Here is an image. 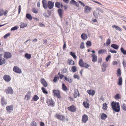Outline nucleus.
<instances>
[{
    "mask_svg": "<svg viewBox=\"0 0 126 126\" xmlns=\"http://www.w3.org/2000/svg\"><path fill=\"white\" fill-rule=\"evenodd\" d=\"M54 2H53L51 1H49L47 4L46 0H43L42 1L43 7L45 9H47V7L50 9L53 8L54 6Z\"/></svg>",
    "mask_w": 126,
    "mask_h": 126,
    "instance_id": "obj_1",
    "label": "nucleus"
},
{
    "mask_svg": "<svg viewBox=\"0 0 126 126\" xmlns=\"http://www.w3.org/2000/svg\"><path fill=\"white\" fill-rule=\"evenodd\" d=\"M66 47V44L65 42H64V45H63V50L65 49Z\"/></svg>",
    "mask_w": 126,
    "mask_h": 126,
    "instance_id": "obj_59",
    "label": "nucleus"
},
{
    "mask_svg": "<svg viewBox=\"0 0 126 126\" xmlns=\"http://www.w3.org/2000/svg\"><path fill=\"white\" fill-rule=\"evenodd\" d=\"M90 66V65L89 64L84 63L82 67L87 68L89 67Z\"/></svg>",
    "mask_w": 126,
    "mask_h": 126,
    "instance_id": "obj_49",
    "label": "nucleus"
},
{
    "mask_svg": "<svg viewBox=\"0 0 126 126\" xmlns=\"http://www.w3.org/2000/svg\"><path fill=\"white\" fill-rule=\"evenodd\" d=\"M47 103L48 106H49L53 107L55 105V103L52 100V98L48 99L47 100Z\"/></svg>",
    "mask_w": 126,
    "mask_h": 126,
    "instance_id": "obj_4",
    "label": "nucleus"
},
{
    "mask_svg": "<svg viewBox=\"0 0 126 126\" xmlns=\"http://www.w3.org/2000/svg\"><path fill=\"white\" fill-rule=\"evenodd\" d=\"M40 126H45L44 123L42 122H40Z\"/></svg>",
    "mask_w": 126,
    "mask_h": 126,
    "instance_id": "obj_64",
    "label": "nucleus"
},
{
    "mask_svg": "<svg viewBox=\"0 0 126 126\" xmlns=\"http://www.w3.org/2000/svg\"><path fill=\"white\" fill-rule=\"evenodd\" d=\"M87 92L89 95H91L93 96L94 95L95 93V91L93 90H89L87 91Z\"/></svg>",
    "mask_w": 126,
    "mask_h": 126,
    "instance_id": "obj_20",
    "label": "nucleus"
},
{
    "mask_svg": "<svg viewBox=\"0 0 126 126\" xmlns=\"http://www.w3.org/2000/svg\"><path fill=\"white\" fill-rule=\"evenodd\" d=\"M70 54L75 59H77V56L74 53L71 52L70 53Z\"/></svg>",
    "mask_w": 126,
    "mask_h": 126,
    "instance_id": "obj_46",
    "label": "nucleus"
},
{
    "mask_svg": "<svg viewBox=\"0 0 126 126\" xmlns=\"http://www.w3.org/2000/svg\"><path fill=\"white\" fill-rule=\"evenodd\" d=\"M110 52L112 53H117L116 51L115 50H113L112 49H110L109 51Z\"/></svg>",
    "mask_w": 126,
    "mask_h": 126,
    "instance_id": "obj_58",
    "label": "nucleus"
},
{
    "mask_svg": "<svg viewBox=\"0 0 126 126\" xmlns=\"http://www.w3.org/2000/svg\"><path fill=\"white\" fill-rule=\"evenodd\" d=\"M6 110L7 112L9 113L13 110V106L12 105L8 106L6 107Z\"/></svg>",
    "mask_w": 126,
    "mask_h": 126,
    "instance_id": "obj_6",
    "label": "nucleus"
},
{
    "mask_svg": "<svg viewBox=\"0 0 126 126\" xmlns=\"http://www.w3.org/2000/svg\"><path fill=\"white\" fill-rule=\"evenodd\" d=\"M40 81L42 84L45 87L47 86L48 84L46 81L43 78H42L41 79Z\"/></svg>",
    "mask_w": 126,
    "mask_h": 126,
    "instance_id": "obj_13",
    "label": "nucleus"
},
{
    "mask_svg": "<svg viewBox=\"0 0 126 126\" xmlns=\"http://www.w3.org/2000/svg\"><path fill=\"white\" fill-rule=\"evenodd\" d=\"M53 93H54V95L56 96L57 98H61L60 92L58 90H54L53 91Z\"/></svg>",
    "mask_w": 126,
    "mask_h": 126,
    "instance_id": "obj_5",
    "label": "nucleus"
},
{
    "mask_svg": "<svg viewBox=\"0 0 126 126\" xmlns=\"http://www.w3.org/2000/svg\"><path fill=\"white\" fill-rule=\"evenodd\" d=\"M58 13L60 18H62L63 14V10L60 9H59L58 10Z\"/></svg>",
    "mask_w": 126,
    "mask_h": 126,
    "instance_id": "obj_22",
    "label": "nucleus"
},
{
    "mask_svg": "<svg viewBox=\"0 0 126 126\" xmlns=\"http://www.w3.org/2000/svg\"><path fill=\"white\" fill-rule=\"evenodd\" d=\"M77 68L76 66H73L72 67L71 70L73 72H76L77 71Z\"/></svg>",
    "mask_w": 126,
    "mask_h": 126,
    "instance_id": "obj_44",
    "label": "nucleus"
},
{
    "mask_svg": "<svg viewBox=\"0 0 126 126\" xmlns=\"http://www.w3.org/2000/svg\"><path fill=\"white\" fill-rule=\"evenodd\" d=\"M59 77L58 76H56L55 77H54L53 79V82H56L59 79Z\"/></svg>",
    "mask_w": 126,
    "mask_h": 126,
    "instance_id": "obj_47",
    "label": "nucleus"
},
{
    "mask_svg": "<svg viewBox=\"0 0 126 126\" xmlns=\"http://www.w3.org/2000/svg\"><path fill=\"white\" fill-rule=\"evenodd\" d=\"M121 52L124 55H126V50H124L123 47H121L120 49Z\"/></svg>",
    "mask_w": 126,
    "mask_h": 126,
    "instance_id": "obj_37",
    "label": "nucleus"
},
{
    "mask_svg": "<svg viewBox=\"0 0 126 126\" xmlns=\"http://www.w3.org/2000/svg\"><path fill=\"white\" fill-rule=\"evenodd\" d=\"M78 1L80 3L81 5H83V6H85V5L84 3L83 2H82V1Z\"/></svg>",
    "mask_w": 126,
    "mask_h": 126,
    "instance_id": "obj_62",
    "label": "nucleus"
},
{
    "mask_svg": "<svg viewBox=\"0 0 126 126\" xmlns=\"http://www.w3.org/2000/svg\"><path fill=\"white\" fill-rule=\"evenodd\" d=\"M10 35V33H7L4 35V38H6L8 37Z\"/></svg>",
    "mask_w": 126,
    "mask_h": 126,
    "instance_id": "obj_53",
    "label": "nucleus"
},
{
    "mask_svg": "<svg viewBox=\"0 0 126 126\" xmlns=\"http://www.w3.org/2000/svg\"><path fill=\"white\" fill-rule=\"evenodd\" d=\"M122 77H119L118 79V84L119 85H121L122 84Z\"/></svg>",
    "mask_w": 126,
    "mask_h": 126,
    "instance_id": "obj_28",
    "label": "nucleus"
},
{
    "mask_svg": "<svg viewBox=\"0 0 126 126\" xmlns=\"http://www.w3.org/2000/svg\"><path fill=\"white\" fill-rule=\"evenodd\" d=\"M2 56V54H0V65L5 64L6 62L5 60L3 58Z\"/></svg>",
    "mask_w": 126,
    "mask_h": 126,
    "instance_id": "obj_8",
    "label": "nucleus"
},
{
    "mask_svg": "<svg viewBox=\"0 0 126 126\" xmlns=\"http://www.w3.org/2000/svg\"><path fill=\"white\" fill-rule=\"evenodd\" d=\"M103 107H102V109L104 110H105L107 109V104L106 103H104L103 105Z\"/></svg>",
    "mask_w": 126,
    "mask_h": 126,
    "instance_id": "obj_41",
    "label": "nucleus"
},
{
    "mask_svg": "<svg viewBox=\"0 0 126 126\" xmlns=\"http://www.w3.org/2000/svg\"><path fill=\"white\" fill-rule=\"evenodd\" d=\"M5 92L6 94H12L13 92L12 88L11 87H8L6 89Z\"/></svg>",
    "mask_w": 126,
    "mask_h": 126,
    "instance_id": "obj_9",
    "label": "nucleus"
},
{
    "mask_svg": "<svg viewBox=\"0 0 126 126\" xmlns=\"http://www.w3.org/2000/svg\"><path fill=\"white\" fill-rule=\"evenodd\" d=\"M111 58V56L110 55H108L107 57H106V61L107 62H108L109 60V59L110 58Z\"/></svg>",
    "mask_w": 126,
    "mask_h": 126,
    "instance_id": "obj_54",
    "label": "nucleus"
},
{
    "mask_svg": "<svg viewBox=\"0 0 126 126\" xmlns=\"http://www.w3.org/2000/svg\"><path fill=\"white\" fill-rule=\"evenodd\" d=\"M39 98V97L36 95H34L33 98V100L34 101H36Z\"/></svg>",
    "mask_w": 126,
    "mask_h": 126,
    "instance_id": "obj_40",
    "label": "nucleus"
},
{
    "mask_svg": "<svg viewBox=\"0 0 126 126\" xmlns=\"http://www.w3.org/2000/svg\"><path fill=\"white\" fill-rule=\"evenodd\" d=\"M1 104L2 106L6 105L7 104V101L4 96L2 97L1 98Z\"/></svg>",
    "mask_w": 126,
    "mask_h": 126,
    "instance_id": "obj_14",
    "label": "nucleus"
},
{
    "mask_svg": "<svg viewBox=\"0 0 126 126\" xmlns=\"http://www.w3.org/2000/svg\"><path fill=\"white\" fill-rule=\"evenodd\" d=\"M121 106L122 109L125 111H126V104L123 103L121 105Z\"/></svg>",
    "mask_w": 126,
    "mask_h": 126,
    "instance_id": "obj_36",
    "label": "nucleus"
},
{
    "mask_svg": "<svg viewBox=\"0 0 126 126\" xmlns=\"http://www.w3.org/2000/svg\"><path fill=\"white\" fill-rule=\"evenodd\" d=\"M106 68L105 66H104V65H103V67L102 68V71L103 72H104L106 71Z\"/></svg>",
    "mask_w": 126,
    "mask_h": 126,
    "instance_id": "obj_63",
    "label": "nucleus"
},
{
    "mask_svg": "<svg viewBox=\"0 0 126 126\" xmlns=\"http://www.w3.org/2000/svg\"><path fill=\"white\" fill-rule=\"evenodd\" d=\"M25 56L27 59H30L31 57V55L30 54H28V53L26 54Z\"/></svg>",
    "mask_w": 126,
    "mask_h": 126,
    "instance_id": "obj_42",
    "label": "nucleus"
},
{
    "mask_svg": "<svg viewBox=\"0 0 126 126\" xmlns=\"http://www.w3.org/2000/svg\"><path fill=\"white\" fill-rule=\"evenodd\" d=\"M88 120V117L87 115L84 114L82 116V121L83 122L85 123Z\"/></svg>",
    "mask_w": 126,
    "mask_h": 126,
    "instance_id": "obj_15",
    "label": "nucleus"
},
{
    "mask_svg": "<svg viewBox=\"0 0 126 126\" xmlns=\"http://www.w3.org/2000/svg\"><path fill=\"white\" fill-rule=\"evenodd\" d=\"M43 92L45 94H48V92L46 90V89L43 87H42L41 88Z\"/></svg>",
    "mask_w": 126,
    "mask_h": 126,
    "instance_id": "obj_45",
    "label": "nucleus"
},
{
    "mask_svg": "<svg viewBox=\"0 0 126 126\" xmlns=\"http://www.w3.org/2000/svg\"><path fill=\"white\" fill-rule=\"evenodd\" d=\"M111 105L113 110L115 111L118 112L120 111V104L119 102L113 101L111 103Z\"/></svg>",
    "mask_w": 126,
    "mask_h": 126,
    "instance_id": "obj_2",
    "label": "nucleus"
},
{
    "mask_svg": "<svg viewBox=\"0 0 126 126\" xmlns=\"http://www.w3.org/2000/svg\"><path fill=\"white\" fill-rule=\"evenodd\" d=\"M81 37L83 40H86L87 38V35L83 33L81 35Z\"/></svg>",
    "mask_w": 126,
    "mask_h": 126,
    "instance_id": "obj_31",
    "label": "nucleus"
},
{
    "mask_svg": "<svg viewBox=\"0 0 126 126\" xmlns=\"http://www.w3.org/2000/svg\"><path fill=\"white\" fill-rule=\"evenodd\" d=\"M68 64L70 65H74L75 64V62L73 60L71 59H69L67 61Z\"/></svg>",
    "mask_w": 126,
    "mask_h": 126,
    "instance_id": "obj_25",
    "label": "nucleus"
},
{
    "mask_svg": "<svg viewBox=\"0 0 126 126\" xmlns=\"http://www.w3.org/2000/svg\"><path fill=\"white\" fill-rule=\"evenodd\" d=\"M74 78L75 79L77 78L78 79H79V77L77 75H74Z\"/></svg>",
    "mask_w": 126,
    "mask_h": 126,
    "instance_id": "obj_55",
    "label": "nucleus"
},
{
    "mask_svg": "<svg viewBox=\"0 0 126 126\" xmlns=\"http://www.w3.org/2000/svg\"><path fill=\"white\" fill-rule=\"evenodd\" d=\"M68 110L72 112H75L76 111V108L74 105H72L68 107Z\"/></svg>",
    "mask_w": 126,
    "mask_h": 126,
    "instance_id": "obj_10",
    "label": "nucleus"
},
{
    "mask_svg": "<svg viewBox=\"0 0 126 126\" xmlns=\"http://www.w3.org/2000/svg\"><path fill=\"white\" fill-rule=\"evenodd\" d=\"M30 126H37V124L34 121H32L30 124Z\"/></svg>",
    "mask_w": 126,
    "mask_h": 126,
    "instance_id": "obj_38",
    "label": "nucleus"
},
{
    "mask_svg": "<svg viewBox=\"0 0 126 126\" xmlns=\"http://www.w3.org/2000/svg\"><path fill=\"white\" fill-rule=\"evenodd\" d=\"M26 17L27 19L29 20H31L32 19V16L29 14H27L26 15Z\"/></svg>",
    "mask_w": 126,
    "mask_h": 126,
    "instance_id": "obj_43",
    "label": "nucleus"
},
{
    "mask_svg": "<svg viewBox=\"0 0 126 126\" xmlns=\"http://www.w3.org/2000/svg\"><path fill=\"white\" fill-rule=\"evenodd\" d=\"M113 28H115L116 30L119 31H122L121 29L119 26H116L115 25H113L112 26Z\"/></svg>",
    "mask_w": 126,
    "mask_h": 126,
    "instance_id": "obj_24",
    "label": "nucleus"
},
{
    "mask_svg": "<svg viewBox=\"0 0 126 126\" xmlns=\"http://www.w3.org/2000/svg\"><path fill=\"white\" fill-rule=\"evenodd\" d=\"M111 47L115 49H117L119 48V46L116 44H112L111 46Z\"/></svg>",
    "mask_w": 126,
    "mask_h": 126,
    "instance_id": "obj_33",
    "label": "nucleus"
},
{
    "mask_svg": "<svg viewBox=\"0 0 126 126\" xmlns=\"http://www.w3.org/2000/svg\"><path fill=\"white\" fill-rule=\"evenodd\" d=\"M8 12V11L7 10H5V11H4V10L3 9L0 8V16H2L3 15H6Z\"/></svg>",
    "mask_w": 126,
    "mask_h": 126,
    "instance_id": "obj_12",
    "label": "nucleus"
},
{
    "mask_svg": "<svg viewBox=\"0 0 126 126\" xmlns=\"http://www.w3.org/2000/svg\"><path fill=\"white\" fill-rule=\"evenodd\" d=\"M106 52V50L105 49H103L99 50L98 51V52L99 54H101L105 53Z\"/></svg>",
    "mask_w": 126,
    "mask_h": 126,
    "instance_id": "obj_34",
    "label": "nucleus"
},
{
    "mask_svg": "<svg viewBox=\"0 0 126 126\" xmlns=\"http://www.w3.org/2000/svg\"><path fill=\"white\" fill-rule=\"evenodd\" d=\"M56 118L58 119L63 121H65V116L64 115H61V113H56L55 115Z\"/></svg>",
    "mask_w": 126,
    "mask_h": 126,
    "instance_id": "obj_3",
    "label": "nucleus"
},
{
    "mask_svg": "<svg viewBox=\"0 0 126 126\" xmlns=\"http://www.w3.org/2000/svg\"><path fill=\"white\" fill-rule=\"evenodd\" d=\"M73 1L75 2V4H74L77 7H79V5L78 2L76 1H74L73 0Z\"/></svg>",
    "mask_w": 126,
    "mask_h": 126,
    "instance_id": "obj_61",
    "label": "nucleus"
},
{
    "mask_svg": "<svg viewBox=\"0 0 126 126\" xmlns=\"http://www.w3.org/2000/svg\"><path fill=\"white\" fill-rule=\"evenodd\" d=\"M62 89L63 91H66L68 90L67 88L63 83L62 84Z\"/></svg>",
    "mask_w": 126,
    "mask_h": 126,
    "instance_id": "obj_39",
    "label": "nucleus"
},
{
    "mask_svg": "<svg viewBox=\"0 0 126 126\" xmlns=\"http://www.w3.org/2000/svg\"><path fill=\"white\" fill-rule=\"evenodd\" d=\"M84 63V62L82 59H80L79 63V64L80 66L82 67Z\"/></svg>",
    "mask_w": 126,
    "mask_h": 126,
    "instance_id": "obj_29",
    "label": "nucleus"
},
{
    "mask_svg": "<svg viewBox=\"0 0 126 126\" xmlns=\"http://www.w3.org/2000/svg\"><path fill=\"white\" fill-rule=\"evenodd\" d=\"M65 80L67 81L69 83H72L73 82V79L71 78H68L65 76L64 77Z\"/></svg>",
    "mask_w": 126,
    "mask_h": 126,
    "instance_id": "obj_23",
    "label": "nucleus"
},
{
    "mask_svg": "<svg viewBox=\"0 0 126 126\" xmlns=\"http://www.w3.org/2000/svg\"><path fill=\"white\" fill-rule=\"evenodd\" d=\"M18 28L16 26H15L12 28L11 30V31H14L15 30H16Z\"/></svg>",
    "mask_w": 126,
    "mask_h": 126,
    "instance_id": "obj_56",
    "label": "nucleus"
},
{
    "mask_svg": "<svg viewBox=\"0 0 126 126\" xmlns=\"http://www.w3.org/2000/svg\"><path fill=\"white\" fill-rule=\"evenodd\" d=\"M114 98L116 99H119L120 98V95L118 94H116L115 95Z\"/></svg>",
    "mask_w": 126,
    "mask_h": 126,
    "instance_id": "obj_48",
    "label": "nucleus"
},
{
    "mask_svg": "<svg viewBox=\"0 0 126 126\" xmlns=\"http://www.w3.org/2000/svg\"><path fill=\"white\" fill-rule=\"evenodd\" d=\"M85 48L84 43L83 42H81L80 45V48L81 49H83Z\"/></svg>",
    "mask_w": 126,
    "mask_h": 126,
    "instance_id": "obj_52",
    "label": "nucleus"
},
{
    "mask_svg": "<svg viewBox=\"0 0 126 126\" xmlns=\"http://www.w3.org/2000/svg\"><path fill=\"white\" fill-rule=\"evenodd\" d=\"M4 56L5 58L6 59H9L12 57V55L11 53L9 52H5L4 54Z\"/></svg>",
    "mask_w": 126,
    "mask_h": 126,
    "instance_id": "obj_18",
    "label": "nucleus"
},
{
    "mask_svg": "<svg viewBox=\"0 0 126 126\" xmlns=\"http://www.w3.org/2000/svg\"><path fill=\"white\" fill-rule=\"evenodd\" d=\"M101 117L102 120H105L107 118V116L106 114L102 113L101 115Z\"/></svg>",
    "mask_w": 126,
    "mask_h": 126,
    "instance_id": "obj_27",
    "label": "nucleus"
},
{
    "mask_svg": "<svg viewBox=\"0 0 126 126\" xmlns=\"http://www.w3.org/2000/svg\"><path fill=\"white\" fill-rule=\"evenodd\" d=\"M91 46V43L90 41H88L86 42V46L87 47H90Z\"/></svg>",
    "mask_w": 126,
    "mask_h": 126,
    "instance_id": "obj_50",
    "label": "nucleus"
},
{
    "mask_svg": "<svg viewBox=\"0 0 126 126\" xmlns=\"http://www.w3.org/2000/svg\"><path fill=\"white\" fill-rule=\"evenodd\" d=\"M32 11L35 14L39 12V10L37 8H33L32 9Z\"/></svg>",
    "mask_w": 126,
    "mask_h": 126,
    "instance_id": "obj_35",
    "label": "nucleus"
},
{
    "mask_svg": "<svg viewBox=\"0 0 126 126\" xmlns=\"http://www.w3.org/2000/svg\"><path fill=\"white\" fill-rule=\"evenodd\" d=\"M122 64L124 67H126V61L124 60L122 62Z\"/></svg>",
    "mask_w": 126,
    "mask_h": 126,
    "instance_id": "obj_57",
    "label": "nucleus"
},
{
    "mask_svg": "<svg viewBox=\"0 0 126 126\" xmlns=\"http://www.w3.org/2000/svg\"><path fill=\"white\" fill-rule=\"evenodd\" d=\"M27 26V24L24 22H22L20 25L21 28H23L26 27Z\"/></svg>",
    "mask_w": 126,
    "mask_h": 126,
    "instance_id": "obj_32",
    "label": "nucleus"
},
{
    "mask_svg": "<svg viewBox=\"0 0 126 126\" xmlns=\"http://www.w3.org/2000/svg\"><path fill=\"white\" fill-rule=\"evenodd\" d=\"M31 92L30 91H28L27 94L25 96V98L27 101L29 100L31 97Z\"/></svg>",
    "mask_w": 126,
    "mask_h": 126,
    "instance_id": "obj_17",
    "label": "nucleus"
},
{
    "mask_svg": "<svg viewBox=\"0 0 126 126\" xmlns=\"http://www.w3.org/2000/svg\"><path fill=\"white\" fill-rule=\"evenodd\" d=\"M3 78L7 82H9L11 79V78L9 76L6 75H4Z\"/></svg>",
    "mask_w": 126,
    "mask_h": 126,
    "instance_id": "obj_11",
    "label": "nucleus"
},
{
    "mask_svg": "<svg viewBox=\"0 0 126 126\" xmlns=\"http://www.w3.org/2000/svg\"><path fill=\"white\" fill-rule=\"evenodd\" d=\"M121 72L120 68H118L117 70V75L118 77H120L121 76Z\"/></svg>",
    "mask_w": 126,
    "mask_h": 126,
    "instance_id": "obj_30",
    "label": "nucleus"
},
{
    "mask_svg": "<svg viewBox=\"0 0 126 126\" xmlns=\"http://www.w3.org/2000/svg\"><path fill=\"white\" fill-rule=\"evenodd\" d=\"M21 5H19L18 7V14H19L20 13L21 11Z\"/></svg>",
    "mask_w": 126,
    "mask_h": 126,
    "instance_id": "obj_60",
    "label": "nucleus"
},
{
    "mask_svg": "<svg viewBox=\"0 0 126 126\" xmlns=\"http://www.w3.org/2000/svg\"><path fill=\"white\" fill-rule=\"evenodd\" d=\"M83 105L85 108L87 109L89 108V104L87 102L84 101L83 102Z\"/></svg>",
    "mask_w": 126,
    "mask_h": 126,
    "instance_id": "obj_26",
    "label": "nucleus"
},
{
    "mask_svg": "<svg viewBox=\"0 0 126 126\" xmlns=\"http://www.w3.org/2000/svg\"><path fill=\"white\" fill-rule=\"evenodd\" d=\"M91 56L92 59V62H96L97 60V58L96 56L94 54H92L91 55Z\"/></svg>",
    "mask_w": 126,
    "mask_h": 126,
    "instance_id": "obj_21",
    "label": "nucleus"
},
{
    "mask_svg": "<svg viewBox=\"0 0 126 126\" xmlns=\"http://www.w3.org/2000/svg\"><path fill=\"white\" fill-rule=\"evenodd\" d=\"M55 6L56 7L58 8H62L63 7V6L62 3L58 2H56L55 3Z\"/></svg>",
    "mask_w": 126,
    "mask_h": 126,
    "instance_id": "obj_19",
    "label": "nucleus"
},
{
    "mask_svg": "<svg viewBox=\"0 0 126 126\" xmlns=\"http://www.w3.org/2000/svg\"><path fill=\"white\" fill-rule=\"evenodd\" d=\"M13 70L17 73L20 74L22 73L21 69L16 66H15L14 67Z\"/></svg>",
    "mask_w": 126,
    "mask_h": 126,
    "instance_id": "obj_7",
    "label": "nucleus"
},
{
    "mask_svg": "<svg viewBox=\"0 0 126 126\" xmlns=\"http://www.w3.org/2000/svg\"><path fill=\"white\" fill-rule=\"evenodd\" d=\"M92 9V8L91 7L88 6H86L84 7V12L88 13L90 12Z\"/></svg>",
    "mask_w": 126,
    "mask_h": 126,
    "instance_id": "obj_16",
    "label": "nucleus"
},
{
    "mask_svg": "<svg viewBox=\"0 0 126 126\" xmlns=\"http://www.w3.org/2000/svg\"><path fill=\"white\" fill-rule=\"evenodd\" d=\"M106 43L107 46L110 45V39H108L107 40Z\"/></svg>",
    "mask_w": 126,
    "mask_h": 126,
    "instance_id": "obj_51",
    "label": "nucleus"
}]
</instances>
